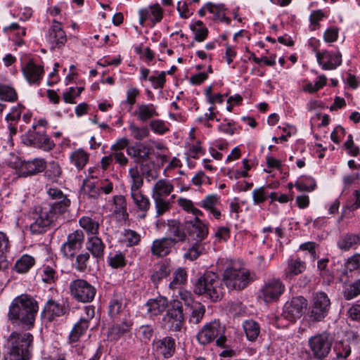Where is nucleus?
Listing matches in <instances>:
<instances>
[{"label": "nucleus", "instance_id": "nucleus-1", "mask_svg": "<svg viewBox=\"0 0 360 360\" xmlns=\"http://www.w3.org/2000/svg\"><path fill=\"white\" fill-rule=\"evenodd\" d=\"M38 309V303L32 296L22 294L13 300L8 319L13 326L28 330L34 326Z\"/></svg>", "mask_w": 360, "mask_h": 360}, {"label": "nucleus", "instance_id": "nucleus-2", "mask_svg": "<svg viewBox=\"0 0 360 360\" xmlns=\"http://www.w3.org/2000/svg\"><path fill=\"white\" fill-rule=\"evenodd\" d=\"M186 228L190 240L194 243L188 248L184 257L191 261L196 259L205 250V244L202 241L208 235V227L200 219L186 221Z\"/></svg>", "mask_w": 360, "mask_h": 360}, {"label": "nucleus", "instance_id": "nucleus-3", "mask_svg": "<svg viewBox=\"0 0 360 360\" xmlns=\"http://www.w3.org/2000/svg\"><path fill=\"white\" fill-rule=\"evenodd\" d=\"M193 292L212 302H217L222 297L223 288L217 274L212 271H207L195 281Z\"/></svg>", "mask_w": 360, "mask_h": 360}, {"label": "nucleus", "instance_id": "nucleus-4", "mask_svg": "<svg viewBox=\"0 0 360 360\" xmlns=\"http://www.w3.org/2000/svg\"><path fill=\"white\" fill-rule=\"evenodd\" d=\"M33 335L30 333L13 332L8 339L11 356L30 360L33 348Z\"/></svg>", "mask_w": 360, "mask_h": 360}, {"label": "nucleus", "instance_id": "nucleus-5", "mask_svg": "<svg viewBox=\"0 0 360 360\" xmlns=\"http://www.w3.org/2000/svg\"><path fill=\"white\" fill-rule=\"evenodd\" d=\"M225 327L219 321H213L206 323L197 335V339L200 344L207 345L216 340V345L219 347H224L226 338L224 335Z\"/></svg>", "mask_w": 360, "mask_h": 360}, {"label": "nucleus", "instance_id": "nucleus-6", "mask_svg": "<svg viewBox=\"0 0 360 360\" xmlns=\"http://www.w3.org/2000/svg\"><path fill=\"white\" fill-rule=\"evenodd\" d=\"M223 280L227 288L240 290L246 288L253 281V277L248 269L233 266L226 269Z\"/></svg>", "mask_w": 360, "mask_h": 360}, {"label": "nucleus", "instance_id": "nucleus-7", "mask_svg": "<svg viewBox=\"0 0 360 360\" xmlns=\"http://www.w3.org/2000/svg\"><path fill=\"white\" fill-rule=\"evenodd\" d=\"M333 340L326 332L311 336L308 340L309 352L314 359L323 360L331 350Z\"/></svg>", "mask_w": 360, "mask_h": 360}, {"label": "nucleus", "instance_id": "nucleus-8", "mask_svg": "<svg viewBox=\"0 0 360 360\" xmlns=\"http://www.w3.org/2000/svg\"><path fill=\"white\" fill-rule=\"evenodd\" d=\"M72 297L77 302L86 303L91 302L96 295V288L84 279H76L70 284Z\"/></svg>", "mask_w": 360, "mask_h": 360}, {"label": "nucleus", "instance_id": "nucleus-9", "mask_svg": "<svg viewBox=\"0 0 360 360\" xmlns=\"http://www.w3.org/2000/svg\"><path fill=\"white\" fill-rule=\"evenodd\" d=\"M22 142L26 146H33L46 151L52 150L55 143L46 134L45 129H30L23 136Z\"/></svg>", "mask_w": 360, "mask_h": 360}, {"label": "nucleus", "instance_id": "nucleus-10", "mask_svg": "<svg viewBox=\"0 0 360 360\" xmlns=\"http://www.w3.org/2000/svg\"><path fill=\"white\" fill-rule=\"evenodd\" d=\"M60 214L52 210L51 207H40L38 217L30 224V231L34 234H40L46 231L47 229L57 219Z\"/></svg>", "mask_w": 360, "mask_h": 360}, {"label": "nucleus", "instance_id": "nucleus-11", "mask_svg": "<svg viewBox=\"0 0 360 360\" xmlns=\"http://www.w3.org/2000/svg\"><path fill=\"white\" fill-rule=\"evenodd\" d=\"M60 214L52 210L51 207H40L38 217L30 224V231L34 234H40L46 231L47 229L57 219Z\"/></svg>", "mask_w": 360, "mask_h": 360}, {"label": "nucleus", "instance_id": "nucleus-12", "mask_svg": "<svg viewBox=\"0 0 360 360\" xmlns=\"http://www.w3.org/2000/svg\"><path fill=\"white\" fill-rule=\"evenodd\" d=\"M284 284L277 278H271L264 283L259 291V297L266 303L276 302L284 292Z\"/></svg>", "mask_w": 360, "mask_h": 360}, {"label": "nucleus", "instance_id": "nucleus-13", "mask_svg": "<svg viewBox=\"0 0 360 360\" xmlns=\"http://www.w3.org/2000/svg\"><path fill=\"white\" fill-rule=\"evenodd\" d=\"M307 305V300L303 297H293L285 304L281 317L290 322H295L302 316Z\"/></svg>", "mask_w": 360, "mask_h": 360}, {"label": "nucleus", "instance_id": "nucleus-14", "mask_svg": "<svg viewBox=\"0 0 360 360\" xmlns=\"http://www.w3.org/2000/svg\"><path fill=\"white\" fill-rule=\"evenodd\" d=\"M168 309L164 317V320L169 319L171 323V328L174 331H180L184 323V316L183 306L180 301L174 300L168 303Z\"/></svg>", "mask_w": 360, "mask_h": 360}, {"label": "nucleus", "instance_id": "nucleus-15", "mask_svg": "<svg viewBox=\"0 0 360 360\" xmlns=\"http://www.w3.org/2000/svg\"><path fill=\"white\" fill-rule=\"evenodd\" d=\"M84 240V234L82 230H76L68 234L67 240L64 243L60 251L65 257H72L75 252L82 248Z\"/></svg>", "mask_w": 360, "mask_h": 360}, {"label": "nucleus", "instance_id": "nucleus-16", "mask_svg": "<svg viewBox=\"0 0 360 360\" xmlns=\"http://www.w3.org/2000/svg\"><path fill=\"white\" fill-rule=\"evenodd\" d=\"M49 197L54 200V202L44 205L46 207H51L52 210L61 214L65 212L70 205V200L63 194L61 190L57 188H50L47 191Z\"/></svg>", "mask_w": 360, "mask_h": 360}, {"label": "nucleus", "instance_id": "nucleus-17", "mask_svg": "<svg viewBox=\"0 0 360 360\" xmlns=\"http://www.w3.org/2000/svg\"><path fill=\"white\" fill-rule=\"evenodd\" d=\"M46 168V162L42 158H34L32 160L22 162L16 169L19 177H27L43 172Z\"/></svg>", "mask_w": 360, "mask_h": 360}, {"label": "nucleus", "instance_id": "nucleus-18", "mask_svg": "<svg viewBox=\"0 0 360 360\" xmlns=\"http://www.w3.org/2000/svg\"><path fill=\"white\" fill-rule=\"evenodd\" d=\"M313 51L316 52L317 61L323 70H335L342 63V55L340 53H330L329 51L320 52L315 46Z\"/></svg>", "mask_w": 360, "mask_h": 360}, {"label": "nucleus", "instance_id": "nucleus-19", "mask_svg": "<svg viewBox=\"0 0 360 360\" xmlns=\"http://www.w3.org/2000/svg\"><path fill=\"white\" fill-rule=\"evenodd\" d=\"M46 41L50 44L52 50L56 48L59 49L65 44L67 41L66 34L59 22L53 21V25L49 28L46 35Z\"/></svg>", "mask_w": 360, "mask_h": 360}, {"label": "nucleus", "instance_id": "nucleus-20", "mask_svg": "<svg viewBox=\"0 0 360 360\" xmlns=\"http://www.w3.org/2000/svg\"><path fill=\"white\" fill-rule=\"evenodd\" d=\"M155 352L164 358L171 357L175 351V340L172 337H165L153 342Z\"/></svg>", "mask_w": 360, "mask_h": 360}, {"label": "nucleus", "instance_id": "nucleus-21", "mask_svg": "<svg viewBox=\"0 0 360 360\" xmlns=\"http://www.w3.org/2000/svg\"><path fill=\"white\" fill-rule=\"evenodd\" d=\"M22 71L26 80L30 84H39L42 78L44 68L41 65H36L33 60H30L22 68Z\"/></svg>", "mask_w": 360, "mask_h": 360}, {"label": "nucleus", "instance_id": "nucleus-22", "mask_svg": "<svg viewBox=\"0 0 360 360\" xmlns=\"http://www.w3.org/2000/svg\"><path fill=\"white\" fill-rule=\"evenodd\" d=\"M171 237H164L153 240L151 246V252L158 257H163L169 255L175 245Z\"/></svg>", "mask_w": 360, "mask_h": 360}, {"label": "nucleus", "instance_id": "nucleus-23", "mask_svg": "<svg viewBox=\"0 0 360 360\" xmlns=\"http://www.w3.org/2000/svg\"><path fill=\"white\" fill-rule=\"evenodd\" d=\"M67 309L65 307L53 300H49L44 305L42 314L45 319L51 322L56 317L65 314Z\"/></svg>", "mask_w": 360, "mask_h": 360}, {"label": "nucleus", "instance_id": "nucleus-24", "mask_svg": "<svg viewBox=\"0 0 360 360\" xmlns=\"http://www.w3.org/2000/svg\"><path fill=\"white\" fill-rule=\"evenodd\" d=\"M132 322L130 319L125 318L120 323H116L108 330V335L110 340H118L131 330Z\"/></svg>", "mask_w": 360, "mask_h": 360}, {"label": "nucleus", "instance_id": "nucleus-25", "mask_svg": "<svg viewBox=\"0 0 360 360\" xmlns=\"http://www.w3.org/2000/svg\"><path fill=\"white\" fill-rule=\"evenodd\" d=\"M167 226L169 233L173 236L171 238L174 240V244L186 240L187 237L185 232V229H186V223L183 224L179 220L170 219L167 220Z\"/></svg>", "mask_w": 360, "mask_h": 360}, {"label": "nucleus", "instance_id": "nucleus-26", "mask_svg": "<svg viewBox=\"0 0 360 360\" xmlns=\"http://www.w3.org/2000/svg\"><path fill=\"white\" fill-rule=\"evenodd\" d=\"M131 197L138 210L141 212L138 217L141 219H145L150 207L149 198L143 194L140 189L131 191Z\"/></svg>", "mask_w": 360, "mask_h": 360}, {"label": "nucleus", "instance_id": "nucleus-27", "mask_svg": "<svg viewBox=\"0 0 360 360\" xmlns=\"http://www.w3.org/2000/svg\"><path fill=\"white\" fill-rule=\"evenodd\" d=\"M139 23L143 25L145 22L152 16L151 21L153 24L161 21L163 14L162 10L158 4H155L148 8L141 9L139 11Z\"/></svg>", "mask_w": 360, "mask_h": 360}, {"label": "nucleus", "instance_id": "nucleus-28", "mask_svg": "<svg viewBox=\"0 0 360 360\" xmlns=\"http://www.w3.org/2000/svg\"><path fill=\"white\" fill-rule=\"evenodd\" d=\"M198 205L210 212L215 219H219L221 218V211L218 209V206L221 205V199L218 195H208Z\"/></svg>", "mask_w": 360, "mask_h": 360}, {"label": "nucleus", "instance_id": "nucleus-29", "mask_svg": "<svg viewBox=\"0 0 360 360\" xmlns=\"http://www.w3.org/2000/svg\"><path fill=\"white\" fill-rule=\"evenodd\" d=\"M150 148L141 143H136L127 148L128 155L135 159L136 163L143 162L150 155Z\"/></svg>", "mask_w": 360, "mask_h": 360}, {"label": "nucleus", "instance_id": "nucleus-30", "mask_svg": "<svg viewBox=\"0 0 360 360\" xmlns=\"http://www.w3.org/2000/svg\"><path fill=\"white\" fill-rule=\"evenodd\" d=\"M174 190L171 181L166 179H159L152 188V198H166Z\"/></svg>", "mask_w": 360, "mask_h": 360}, {"label": "nucleus", "instance_id": "nucleus-31", "mask_svg": "<svg viewBox=\"0 0 360 360\" xmlns=\"http://www.w3.org/2000/svg\"><path fill=\"white\" fill-rule=\"evenodd\" d=\"M168 300L165 297L158 296L150 299L147 303V311L150 316H158L162 314L168 307Z\"/></svg>", "mask_w": 360, "mask_h": 360}, {"label": "nucleus", "instance_id": "nucleus-32", "mask_svg": "<svg viewBox=\"0 0 360 360\" xmlns=\"http://www.w3.org/2000/svg\"><path fill=\"white\" fill-rule=\"evenodd\" d=\"M139 120L146 122L154 117L159 115L157 112V108L152 103H142L137 105V109L134 112Z\"/></svg>", "mask_w": 360, "mask_h": 360}, {"label": "nucleus", "instance_id": "nucleus-33", "mask_svg": "<svg viewBox=\"0 0 360 360\" xmlns=\"http://www.w3.org/2000/svg\"><path fill=\"white\" fill-rule=\"evenodd\" d=\"M105 245L102 240L96 236H91L86 243V249L97 259H102L104 255Z\"/></svg>", "mask_w": 360, "mask_h": 360}, {"label": "nucleus", "instance_id": "nucleus-34", "mask_svg": "<svg viewBox=\"0 0 360 360\" xmlns=\"http://www.w3.org/2000/svg\"><path fill=\"white\" fill-rule=\"evenodd\" d=\"M89 326V322L85 319L79 320L74 325L69 335V341L71 343L77 342L83 336Z\"/></svg>", "mask_w": 360, "mask_h": 360}, {"label": "nucleus", "instance_id": "nucleus-35", "mask_svg": "<svg viewBox=\"0 0 360 360\" xmlns=\"http://www.w3.org/2000/svg\"><path fill=\"white\" fill-rule=\"evenodd\" d=\"M243 330L249 341L254 342L259 337L261 331L259 323L252 319H248L243 323Z\"/></svg>", "mask_w": 360, "mask_h": 360}, {"label": "nucleus", "instance_id": "nucleus-36", "mask_svg": "<svg viewBox=\"0 0 360 360\" xmlns=\"http://www.w3.org/2000/svg\"><path fill=\"white\" fill-rule=\"evenodd\" d=\"M79 224L88 234H91L94 236L98 233L100 223L96 217L92 218L87 216L82 217L79 219Z\"/></svg>", "mask_w": 360, "mask_h": 360}, {"label": "nucleus", "instance_id": "nucleus-37", "mask_svg": "<svg viewBox=\"0 0 360 360\" xmlns=\"http://www.w3.org/2000/svg\"><path fill=\"white\" fill-rule=\"evenodd\" d=\"M34 264L35 259L25 254L16 260L13 269L19 274H25L30 271Z\"/></svg>", "mask_w": 360, "mask_h": 360}, {"label": "nucleus", "instance_id": "nucleus-38", "mask_svg": "<svg viewBox=\"0 0 360 360\" xmlns=\"http://www.w3.org/2000/svg\"><path fill=\"white\" fill-rule=\"evenodd\" d=\"M188 275L186 269L183 267L177 268L173 273L172 281L169 284L170 289L180 288L186 284Z\"/></svg>", "mask_w": 360, "mask_h": 360}, {"label": "nucleus", "instance_id": "nucleus-39", "mask_svg": "<svg viewBox=\"0 0 360 360\" xmlns=\"http://www.w3.org/2000/svg\"><path fill=\"white\" fill-rule=\"evenodd\" d=\"M360 241L359 236L352 233L342 235L340 237L337 245L342 251H348L354 245H356Z\"/></svg>", "mask_w": 360, "mask_h": 360}, {"label": "nucleus", "instance_id": "nucleus-40", "mask_svg": "<svg viewBox=\"0 0 360 360\" xmlns=\"http://www.w3.org/2000/svg\"><path fill=\"white\" fill-rule=\"evenodd\" d=\"M189 307L191 311L189 323L192 324L200 323L205 316V307L200 302H197Z\"/></svg>", "mask_w": 360, "mask_h": 360}, {"label": "nucleus", "instance_id": "nucleus-41", "mask_svg": "<svg viewBox=\"0 0 360 360\" xmlns=\"http://www.w3.org/2000/svg\"><path fill=\"white\" fill-rule=\"evenodd\" d=\"M342 295L345 300H351L360 295V278L346 284L342 290Z\"/></svg>", "mask_w": 360, "mask_h": 360}, {"label": "nucleus", "instance_id": "nucleus-42", "mask_svg": "<svg viewBox=\"0 0 360 360\" xmlns=\"http://www.w3.org/2000/svg\"><path fill=\"white\" fill-rule=\"evenodd\" d=\"M44 172L45 177L51 182H58L59 177L62 174V169L58 162H50L48 165H46Z\"/></svg>", "mask_w": 360, "mask_h": 360}, {"label": "nucleus", "instance_id": "nucleus-43", "mask_svg": "<svg viewBox=\"0 0 360 360\" xmlns=\"http://www.w3.org/2000/svg\"><path fill=\"white\" fill-rule=\"evenodd\" d=\"M56 266L54 264H44L41 268V279L43 282L52 284L54 283L58 278V275L56 271Z\"/></svg>", "mask_w": 360, "mask_h": 360}, {"label": "nucleus", "instance_id": "nucleus-44", "mask_svg": "<svg viewBox=\"0 0 360 360\" xmlns=\"http://www.w3.org/2000/svg\"><path fill=\"white\" fill-rule=\"evenodd\" d=\"M140 171L147 181L155 180L159 176V172L154 162H141L140 165Z\"/></svg>", "mask_w": 360, "mask_h": 360}, {"label": "nucleus", "instance_id": "nucleus-45", "mask_svg": "<svg viewBox=\"0 0 360 360\" xmlns=\"http://www.w3.org/2000/svg\"><path fill=\"white\" fill-rule=\"evenodd\" d=\"M113 204L115 205L114 212L120 214L123 219L126 220L129 217V214L125 198L121 195H115L113 197Z\"/></svg>", "mask_w": 360, "mask_h": 360}, {"label": "nucleus", "instance_id": "nucleus-46", "mask_svg": "<svg viewBox=\"0 0 360 360\" xmlns=\"http://www.w3.org/2000/svg\"><path fill=\"white\" fill-rule=\"evenodd\" d=\"M207 8L208 11L214 15V18L215 19L220 20L221 22H224L227 24H229L231 22V19L226 16L225 14V8L223 4H212V3H208L207 4Z\"/></svg>", "mask_w": 360, "mask_h": 360}, {"label": "nucleus", "instance_id": "nucleus-47", "mask_svg": "<svg viewBox=\"0 0 360 360\" xmlns=\"http://www.w3.org/2000/svg\"><path fill=\"white\" fill-rule=\"evenodd\" d=\"M70 160L78 169H81L87 163L89 155L84 150L78 149L71 154Z\"/></svg>", "mask_w": 360, "mask_h": 360}, {"label": "nucleus", "instance_id": "nucleus-48", "mask_svg": "<svg viewBox=\"0 0 360 360\" xmlns=\"http://www.w3.org/2000/svg\"><path fill=\"white\" fill-rule=\"evenodd\" d=\"M129 130L131 136L137 141H142L147 138L150 134L148 127H138L134 122H131L129 125Z\"/></svg>", "mask_w": 360, "mask_h": 360}, {"label": "nucleus", "instance_id": "nucleus-49", "mask_svg": "<svg viewBox=\"0 0 360 360\" xmlns=\"http://www.w3.org/2000/svg\"><path fill=\"white\" fill-rule=\"evenodd\" d=\"M306 269V264L300 259H290L285 271L286 277L298 275Z\"/></svg>", "mask_w": 360, "mask_h": 360}, {"label": "nucleus", "instance_id": "nucleus-50", "mask_svg": "<svg viewBox=\"0 0 360 360\" xmlns=\"http://www.w3.org/2000/svg\"><path fill=\"white\" fill-rule=\"evenodd\" d=\"M312 305L329 311L330 308V301L326 292H317L313 295Z\"/></svg>", "mask_w": 360, "mask_h": 360}, {"label": "nucleus", "instance_id": "nucleus-51", "mask_svg": "<svg viewBox=\"0 0 360 360\" xmlns=\"http://www.w3.org/2000/svg\"><path fill=\"white\" fill-rule=\"evenodd\" d=\"M170 266L167 263H162L158 269L155 271L150 276L151 281L158 285L163 278L170 274Z\"/></svg>", "mask_w": 360, "mask_h": 360}, {"label": "nucleus", "instance_id": "nucleus-52", "mask_svg": "<svg viewBox=\"0 0 360 360\" xmlns=\"http://www.w3.org/2000/svg\"><path fill=\"white\" fill-rule=\"evenodd\" d=\"M129 174L131 179L130 190L140 189L143 184V177L141 171H139L137 167H134L129 169Z\"/></svg>", "mask_w": 360, "mask_h": 360}, {"label": "nucleus", "instance_id": "nucleus-53", "mask_svg": "<svg viewBox=\"0 0 360 360\" xmlns=\"http://www.w3.org/2000/svg\"><path fill=\"white\" fill-rule=\"evenodd\" d=\"M191 29L194 32L195 41L201 42L207 38L208 30L202 26L201 21L198 20L194 25H191Z\"/></svg>", "mask_w": 360, "mask_h": 360}, {"label": "nucleus", "instance_id": "nucleus-54", "mask_svg": "<svg viewBox=\"0 0 360 360\" xmlns=\"http://www.w3.org/2000/svg\"><path fill=\"white\" fill-rule=\"evenodd\" d=\"M109 265L114 269L123 268L127 264L125 256L122 252H117L108 257Z\"/></svg>", "mask_w": 360, "mask_h": 360}, {"label": "nucleus", "instance_id": "nucleus-55", "mask_svg": "<svg viewBox=\"0 0 360 360\" xmlns=\"http://www.w3.org/2000/svg\"><path fill=\"white\" fill-rule=\"evenodd\" d=\"M329 311L323 309V308H319L311 304L309 312V316L312 321L319 322L323 321L326 316L328 314Z\"/></svg>", "mask_w": 360, "mask_h": 360}, {"label": "nucleus", "instance_id": "nucleus-56", "mask_svg": "<svg viewBox=\"0 0 360 360\" xmlns=\"http://www.w3.org/2000/svg\"><path fill=\"white\" fill-rule=\"evenodd\" d=\"M17 94L14 89L8 86H0V99L4 101L13 102L17 100Z\"/></svg>", "mask_w": 360, "mask_h": 360}, {"label": "nucleus", "instance_id": "nucleus-57", "mask_svg": "<svg viewBox=\"0 0 360 360\" xmlns=\"http://www.w3.org/2000/svg\"><path fill=\"white\" fill-rule=\"evenodd\" d=\"M89 259L90 256L88 252L78 255L76 257L75 268L80 272H84L87 268Z\"/></svg>", "mask_w": 360, "mask_h": 360}, {"label": "nucleus", "instance_id": "nucleus-58", "mask_svg": "<svg viewBox=\"0 0 360 360\" xmlns=\"http://www.w3.org/2000/svg\"><path fill=\"white\" fill-rule=\"evenodd\" d=\"M154 200L157 216L162 215L170 208V203L166 198H152Z\"/></svg>", "mask_w": 360, "mask_h": 360}, {"label": "nucleus", "instance_id": "nucleus-59", "mask_svg": "<svg viewBox=\"0 0 360 360\" xmlns=\"http://www.w3.org/2000/svg\"><path fill=\"white\" fill-rule=\"evenodd\" d=\"M148 80L151 82L153 89H163L166 82V72L162 71L158 73V76L152 75L148 77Z\"/></svg>", "mask_w": 360, "mask_h": 360}, {"label": "nucleus", "instance_id": "nucleus-60", "mask_svg": "<svg viewBox=\"0 0 360 360\" xmlns=\"http://www.w3.org/2000/svg\"><path fill=\"white\" fill-rule=\"evenodd\" d=\"M122 308V300L114 297L110 300L108 305V314L111 318L115 317L121 311Z\"/></svg>", "mask_w": 360, "mask_h": 360}, {"label": "nucleus", "instance_id": "nucleus-61", "mask_svg": "<svg viewBox=\"0 0 360 360\" xmlns=\"http://www.w3.org/2000/svg\"><path fill=\"white\" fill-rule=\"evenodd\" d=\"M84 192L89 198L96 199L100 195V188L94 182L89 181L84 183Z\"/></svg>", "mask_w": 360, "mask_h": 360}, {"label": "nucleus", "instance_id": "nucleus-62", "mask_svg": "<svg viewBox=\"0 0 360 360\" xmlns=\"http://www.w3.org/2000/svg\"><path fill=\"white\" fill-rule=\"evenodd\" d=\"M124 236L127 242V245L130 247L138 245L141 240V236L131 229H126Z\"/></svg>", "mask_w": 360, "mask_h": 360}, {"label": "nucleus", "instance_id": "nucleus-63", "mask_svg": "<svg viewBox=\"0 0 360 360\" xmlns=\"http://www.w3.org/2000/svg\"><path fill=\"white\" fill-rule=\"evenodd\" d=\"M149 126L155 134H163L169 131L165 122L161 120H152Z\"/></svg>", "mask_w": 360, "mask_h": 360}, {"label": "nucleus", "instance_id": "nucleus-64", "mask_svg": "<svg viewBox=\"0 0 360 360\" xmlns=\"http://www.w3.org/2000/svg\"><path fill=\"white\" fill-rule=\"evenodd\" d=\"M347 209L351 212H354L360 207V192L355 190L352 195V199L349 201L346 205Z\"/></svg>", "mask_w": 360, "mask_h": 360}]
</instances>
